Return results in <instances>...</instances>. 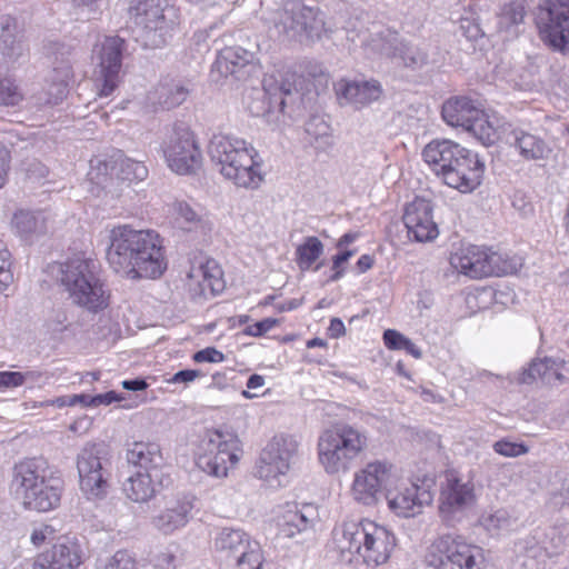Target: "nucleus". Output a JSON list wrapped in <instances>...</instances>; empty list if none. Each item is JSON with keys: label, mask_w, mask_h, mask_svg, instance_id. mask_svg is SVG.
I'll use <instances>...</instances> for the list:
<instances>
[{"label": "nucleus", "mask_w": 569, "mask_h": 569, "mask_svg": "<svg viewBox=\"0 0 569 569\" xmlns=\"http://www.w3.org/2000/svg\"><path fill=\"white\" fill-rule=\"evenodd\" d=\"M23 98L24 94L14 79L0 74V106L16 107Z\"/></svg>", "instance_id": "3c124183"}, {"label": "nucleus", "mask_w": 569, "mask_h": 569, "mask_svg": "<svg viewBox=\"0 0 569 569\" xmlns=\"http://www.w3.org/2000/svg\"><path fill=\"white\" fill-rule=\"evenodd\" d=\"M401 37L390 28L373 26L362 40L368 56L396 60Z\"/></svg>", "instance_id": "cd10ccee"}, {"label": "nucleus", "mask_w": 569, "mask_h": 569, "mask_svg": "<svg viewBox=\"0 0 569 569\" xmlns=\"http://www.w3.org/2000/svg\"><path fill=\"white\" fill-rule=\"evenodd\" d=\"M299 442L295 436L280 433L272 437L262 449L256 463V476L271 488L286 485Z\"/></svg>", "instance_id": "1a4fd4ad"}, {"label": "nucleus", "mask_w": 569, "mask_h": 569, "mask_svg": "<svg viewBox=\"0 0 569 569\" xmlns=\"http://www.w3.org/2000/svg\"><path fill=\"white\" fill-rule=\"evenodd\" d=\"M493 300V291L488 287L469 288L465 297V305L468 311L466 315H475L479 310L487 309Z\"/></svg>", "instance_id": "de8ad7c7"}, {"label": "nucleus", "mask_w": 569, "mask_h": 569, "mask_svg": "<svg viewBox=\"0 0 569 569\" xmlns=\"http://www.w3.org/2000/svg\"><path fill=\"white\" fill-rule=\"evenodd\" d=\"M441 116L450 127L462 126V100L460 97H451L442 104Z\"/></svg>", "instance_id": "864d4df0"}, {"label": "nucleus", "mask_w": 569, "mask_h": 569, "mask_svg": "<svg viewBox=\"0 0 569 569\" xmlns=\"http://www.w3.org/2000/svg\"><path fill=\"white\" fill-rule=\"evenodd\" d=\"M525 16V0H511L505 3L498 14V31L507 33V38L516 37L518 27L523 22Z\"/></svg>", "instance_id": "79ce46f5"}, {"label": "nucleus", "mask_w": 569, "mask_h": 569, "mask_svg": "<svg viewBox=\"0 0 569 569\" xmlns=\"http://www.w3.org/2000/svg\"><path fill=\"white\" fill-rule=\"evenodd\" d=\"M10 491L26 510L49 512L60 506L64 480L46 460L24 459L13 467Z\"/></svg>", "instance_id": "f03ea898"}, {"label": "nucleus", "mask_w": 569, "mask_h": 569, "mask_svg": "<svg viewBox=\"0 0 569 569\" xmlns=\"http://www.w3.org/2000/svg\"><path fill=\"white\" fill-rule=\"evenodd\" d=\"M368 442L369 437L365 429L349 423H337L319 436V463L329 475L347 472L352 461L367 449Z\"/></svg>", "instance_id": "423d86ee"}, {"label": "nucleus", "mask_w": 569, "mask_h": 569, "mask_svg": "<svg viewBox=\"0 0 569 569\" xmlns=\"http://www.w3.org/2000/svg\"><path fill=\"white\" fill-rule=\"evenodd\" d=\"M290 86L264 87L262 90H253L248 110L253 117H264L273 110L284 112L287 97L291 96Z\"/></svg>", "instance_id": "c756f323"}, {"label": "nucleus", "mask_w": 569, "mask_h": 569, "mask_svg": "<svg viewBox=\"0 0 569 569\" xmlns=\"http://www.w3.org/2000/svg\"><path fill=\"white\" fill-rule=\"evenodd\" d=\"M407 339V337L393 329H388L383 332L385 346L390 350H402Z\"/></svg>", "instance_id": "774afa93"}, {"label": "nucleus", "mask_w": 569, "mask_h": 569, "mask_svg": "<svg viewBox=\"0 0 569 569\" xmlns=\"http://www.w3.org/2000/svg\"><path fill=\"white\" fill-rule=\"evenodd\" d=\"M193 360L199 363H201V362L217 363V362H222L224 360V355L213 347H208V348L197 351L193 355Z\"/></svg>", "instance_id": "69168bd1"}, {"label": "nucleus", "mask_w": 569, "mask_h": 569, "mask_svg": "<svg viewBox=\"0 0 569 569\" xmlns=\"http://www.w3.org/2000/svg\"><path fill=\"white\" fill-rule=\"evenodd\" d=\"M438 512L441 522L456 527L462 519V478L458 470H447L440 482Z\"/></svg>", "instance_id": "aec40b11"}, {"label": "nucleus", "mask_w": 569, "mask_h": 569, "mask_svg": "<svg viewBox=\"0 0 569 569\" xmlns=\"http://www.w3.org/2000/svg\"><path fill=\"white\" fill-rule=\"evenodd\" d=\"M425 561L433 569H462L461 536H440L429 546Z\"/></svg>", "instance_id": "b1692460"}, {"label": "nucleus", "mask_w": 569, "mask_h": 569, "mask_svg": "<svg viewBox=\"0 0 569 569\" xmlns=\"http://www.w3.org/2000/svg\"><path fill=\"white\" fill-rule=\"evenodd\" d=\"M465 568L466 569H488L482 548L469 545L465 549Z\"/></svg>", "instance_id": "6e6d98bb"}, {"label": "nucleus", "mask_w": 569, "mask_h": 569, "mask_svg": "<svg viewBox=\"0 0 569 569\" xmlns=\"http://www.w3.org/2000/svg\"><path fill=\"white\" fill-rule=\"evenodd\" d=\"M127 461L146 471H161L163 457L158 443L137 441L127 450Z\"/></svg>", "instance_id": "e433bc0d"}, {"label": "nucleus", "mask_w": 569, "mask_h": 569, "mask_svg": "<svg viewBox=\"0 0 569 569\" xmlns=\"http://www.w3.org/2000/svg\"><path fill=\"white\" fill-rule=\"evenodd\" d=\"M356 250H340L339 253L332 257V270L333 273L330 277V281H338L345 273L342 264L346 263L353 254Z\"/></svg>", "instance_id": "680f3d73"}, {"label": "nucleus", "mask_w": 569, "mask_h": 569, "mask_svg": "<svg viewBox=\"0 0 569 569\" xmlns=\"http://www.w3.org/2000/svg\"><path fill=\"white\" fill-rule=\"evenodd\" d=\"M43 52L52 64L51 84L44 102L57 104L67 96L69 81L73 77L71 48L64 43L48 40L43 44Z\"/></svg>", "instance_id": "f3484780"}, {"label": "nucleus", "mask_w": 569, "mask_h": 569, "mask_svg": "<svg viewBox=\"0 0 569 569\" xmlns=\"http://www.w3.org/2000/svg\"><path fill=\"white\" fill-rule=\"evenodd\" d=\"M190 93L189 84L174 78L160 80L157 87L150 92L149 99L152 103L163 109H172L186 101Z\"/></svg>", "instance_id": "72a5a7b5"}, {"label": "nucleus", "mask_w": 569, "mask_h": 569, "mask_svg": "<svg viewBox=\"0 0 569 569\" xmlns=\"http://www.w3.org/2000/svg\"><path fill=\"white\" fill-rule=\"evenodd\" d=\"M323 253V244L317 237H307L297 250V263L301 270L309 269Z\"/></svg>", "instance_id": "a18cd8bd"}, {"label": "nucleus", "mask_w": 569, "mask_h": 569, "mask_svg": "<svg viewBox=\"0 0 569 569\" xmlns=\"http://www.w3.org/2000/svg\"><path fill=\"white\" fill-rule=\"evenodd\" d=\"M67 313L63 310H54L46 320L47 329L52 333L62 332L67 329Z\"/></svg>", "instance_id": "0e129e2a"}, {"label": "nucleus", "mask_w": 569, "mask_h": 569, "mask_svg": "<svg viewBox=\"0 0 569 569\" xmlns=\"http://www.w3.org/2000/svg\"><path fill=\"white\" fill-rule=\"evenodd\" d=\"M385 498L396 516L411 518L420 515L425 506L432 502L433 493L428 486L400 478L396 471Z\"/></svg>", "instance_id": "4468645a"}, {"label": "nucleus", "mask_w": 569, "mask_h": 569, "mask_svg": "<svg viewBox=\"0 0 569 569\" xmlns=\"http://www.w3.org/2000/svg\"><path fill=\"white\" fill-rule=\"evenodd\" d=\"M100 2L101 0H71L72 14L80 21L97 19L101 13Z\"/></svg>", "instance_id": "603ef678"}, {"label": "nucleus", "mask_w": 569, "mask_h": 569, "mask_svg": "<svg viewBox=\"0 0 569 569\" xmlns=\"http://www.w3.org/2000/svg\"><path fill=\"white\" fill-rule=\"evenodd\" d=\"M523 264L521 257L499 253L486 247L469 246L465 252V277L483 279L518 272Z\"/></svg>", "instance_id": "ddd939ff"}, {"label": "nucleus", "mask_w": 569, "mask_h": 569, "mask_svg": "<svg viewBox=\"0 0 569 569\" xmlns=\"http://www.w3.org/2000/svg\"><path fill=\"white\" fill-rule=\"evenodd\" d=\"M493 450L505 457H519L526 455L529 448L525 443L502 439L493 443Z\"/></svg>", "instance_id": "13d9d810"}, {"label": "nucleus", "mask_w": 569, "mask_h": 569, "mask_svg": "<svg viewBox=\"0 0 569 569\" xmlns=\"http://www.w3.org/2000/svg\"><path fill=\"white\" fill-rule=\"evenodd\" d=\"M164 475L161 471H137L123 482V492L134 502H147L163 487Z\"/></svg>", "instance_id": "c85d7f7f"}, {"label": "nucleus", "mask_w": 569, "mask_h": 569, "mask_svg": "<svg viewBox=\"0 0 569 569\" xmlns=\"http://www.w3.org/2000/svg\"><path fill=\"white\" fill-rule=\"evenodd\" d=\"M82 550L77 541L64 539L34 557L32 569H78Z\"/></svg>", "instance_id": "4be33fe9"}, {"label": "nucleus", "mask_w": 569, "mask_h": 569, "mask_svg": "<svg viewBox=\"0 0 569 569\" xmlns=\"http://www.w3.org/2000/svg\"><path fill=\"white\" fill-rule=\"evenodd\" d=\"M131 12L144 46L159 48L167 43L174 26V9L169 0H139Z\"/></svg>", "instance_id": "9d476101"}, {"label": "nucleus", "mask_w": 569, "mask_h": 569, "mask_svg": "<svg viewBox=\"0 0 569 569\" xmlns=\"http://www.w3.org/2000/svg\"><path fill=\"white\" fill-rule=\"evenodd\" d=\"M162 152L171 171L196 173L202 164V152L194 132L186 124H174L162 142Z\"/></svg>", "instance_id": "9b49d317"}, {"label": "nucleus", "mask_w": 569, "mask_h": 569, "mask_svg": "<svg viewBox=\"0 0 569 569\" xmlns=\"http://www.w3.org/2000/svg\"><path fill=\"white\" fill-rule=\"evenodd\" d=\"M11 253L7 243L0 240V292L6 291L13 281Z\"/></svg>", "instance_id": "5fc2aeb1"}, {"label": "nucleus", "mask_w": 569, "mask_h": 569, "mask_svg": "<svg viewBox=\"0 0 569 569\" xmlns=\"http://www.w3.org/2000/svg\"><path fill=\"white\" fill-rule=\"evenodd\" d=\"M329 126L319 118H312L306 124V132L318 141L319 139H325L329 137Z\"/></svg>", "instance_id": "e2e57ef3"}, {"label": "nucleus", "mask_w": 569, "mask_h": 569, "mask_svg": "<svg viewBox=\"0 0 569 569\" xmlns=\"http://www.w3.org/2000/svg\"><path fill=\"white\" fill-rule=\"evenodd\" d=\"M333 542L343 560L353 557L378 567L388 561L396 547V537L387 527L371 520H347L333 530Z\"/></svg>", "instance_id": "7ed1b4c3"}, {"label": "nucleus", "mask_w": 569, "mask_h": 569, "mask_svg": "<svg viewBox=\"0 0 569 569\" xmlns=\"http://www.w3.org/2000/svg\"><path fill=\"white\" fill-rule=\"evenodd\" d=\"M172 214L176 223L186 231L207 233L212 229V223L208 217L186 201H176L172 204Z\"/></svg>", "instance_id": "58836bf2"}, {"label": "nucleus", "mask_w": 569, "mask_h": 569, "mask_svg": "<svg viewBox=\"0 0 569 569\" xmlns=\"http://www.w3.org/2000/svg\"><path fill=\"white\" fill-rule=\"evenodd\" d=\"M442 148V157L438 167L433 168V170L441 177L445 184L452 189L460 190L462 186V148L459 143H455L450 140L446 141Z\"/></svg>", "instance_id": "473e14b6"}, {"label": "nucleus", "mask_w": 569, "mask_h": 569, "mask_svg": "<svg viewBox=\"0 0 569 569\" xmlns=\"http://www.w3.org/2000/svg\"><path fill=\"white\" fill-rule=\"evenodd\" d=\"M396 468L387 460H373L353 473L351 496L360 505L376 506L386 495Z\"/></svg>", "instance_id": "f8f14e48"}, {"label": "nucleus", "mask_w": 569, "mask_h": 569, "mask_svg": "<svg viewBox=\"0 0 569 569\" xmlns=\"http://www.w3.org/2000/svg\"><path fill=\"white\" fill-rule=\"evenodd\" d=\"M10 224L14 234L29 243L48 231V219L42 211L18 210L13 213Z\"/></svg>", "instance_id": "2f4dec72"}, {"label": "nucleus", "mask_w": 569, "mask_h": 569, "mask_svg": "<svg viewBox=\"0 0 569 569\" xmlns=\"http://www.w3.org/2000/svg\"><path fill=\"white\" fill-rule=\"evenodd\" d=\"M318 520L317 508L311 503L299 506L296 502L287 503L281 515L279 529L287 538L308 533L313 530Z\"/></svg>", "instance_id": "393cba45"}, {"label": "nucleus", "mask_w": 569, "mask_h": 569, "mask_svg": "<svg viewBox=\"0 0 569 569\" xmlns=\"http://www.w3.org/2000/svg\"><path fill=\"white\" fill-rule=\"evenodd\" d=\"M113 169L117 171V177L122 181H142L148 177V169L142 161L124 157L123 154L116 159Z\"/></svg>", "instance_id": "37998d69"}, {"label": "nucleus", "mask_w": 569, "mask_h": 569, "mask_svg": "<svg viewBox=\"0 0 569 569\" xmlns=\"http://www.w3.org/2000/svg\"><path fill=\"white\" fill-rule=\"evenodd\" d=\"M335 90L341 106H352L356 109L377 101L382 94L381 83L375 79H341L336 83Z\"/></svg>", "instance_id": "5701e85b"}, {"label": "nucleus", "mask_w": 569, "mask_h": 569, "mask_svg": "<svg viewBox=\"0 0 569 569\" xmlns=\"http://www.w3.org/2000/svg\"><path fill=\"white\" fill-rule=\"evenodd\" d=\"M277 325H278L277 319L266 318V319H262L261 321H258L253 325L248 326L244 329V332L249 336L260 337V336L264 335L266 332L270 331Z\"/></svg>", "instance_id": "338daca9"}, {"label": "nucleus", "mask_w": 569, "mask_h": 569, "mask_svg": "<svg viewBox=\"0 0 569 569\" xmlns=\"http://www.w3.org/2000/svg\"><path fill=\"white\" fill-rule=\"evenodd\" d=\"M107 239V261L121 277L157 279L166 271L164 248L156 231L116 224L108 230Z\"/></svg>", "instance_id": "f257e3e1"}, {"label": "nucleus", "mask_w": 569, "mask_h": 569, "mask_svg": "<svg viewBox=\"0 0 569 569\" xmlns=\"http://www.w3.org/2000/svg\"><path fill=\"white\" fill-rule=\"evenodd\" d=\"M56 277L73 305L90 312L108 307L110 295L96 259L83 253L74 254L58 264Z\"/></svg>", "instance_id": "39448f33"}, {"label": "nucleus", "mask_w": 569, "mask_h": 569, "mask_svg": "<svg viewBox=\"0 0 569 569\" xmlns=\"http://www.w3.org/2000/svg\"><path fill=\"white\" fill-rule=\"evenodd\" d=\"M208 154L219 172L237 187L256 190L264 180L262 159L254 147L232 134H214Z\"/></svg>", "instance_id": "20e7f679"}, {"label": "nucleus", "mask_w": 569, "mask_h": 569, "mask_svg": "<svg viewBox=\"0 0 569 569\" xmlns=\"http://www.w3.org/2000/svg\"><path fill=\"white\" fill-rule=\"evenodd\" d=\"M563 547L562 533L556 528H550L540 542L526 549L522 566L526 569H546L548 560L559 555Z\"/></svg>", "instance_id": "bb28decb"}, {"label": "nucleus", "mask_w": 569, "mask_h": 569, "mask_svg": "<svg viewBox=\"0 0 569 569\" xmlns=\"http://www.w3.org/2000/svg\"><path fill=\"white\" fill-rule=\"evenodd\" d=\"M540 39L562 51L569 43V0H542L536 13Z\"/></svg>", "instance_id": "2eb2a0df"}, {"label": "nucleus", "mask_w": 569, "mask_h": 569, "mask_svg": "<svg viewBox=\"0 0 569 569\" xmlns=\"http://www.w3.org/2000/svg\"><path fill=\"white\" fill-rule=\"evenodd\" d=\"M124 41L118 37H104L92 51L96 76L101 82L100 96L108 97L118 87L122 66Z\"/></svg>", "instance_id": "dca6fc26"}, {"label": "nucleus", "mask_w": 569, "mask_h": 569, "mask_svg": "<svg viewBox=\"0 0 569 569\" xmlns=\"http://www.w3.org/2000/svg\"><path fill=\"white\" fill-rule=\"evenodd\" d=\"M240 452V440L234 433L210 430L199 445L196 463L209 476L223 478L238 463Z\"/></svg>", "instance_id": "0eeeda50"}, {"label": "nucleus", "mask_w": 569, "mask_h": 569, "mask_svg": "<svg viewBox=\"0 0 569 569\" xmlns=\"http://www.w3.org/2000/svg\"><path fill=\"white\" fill-rule=\"evenodd\" d=\"M192 509L191 500L187 498L179 499L154 517L153 525L164 535L173 533L189 522Z\"/></svg>", "instance_id": "c9c22d12"}, {"label": "nucleus", "mask_w": 569, "mask_h": 569, "mask_svg": "<svg viewBox=\"0 0 569 569\" xmlns=\"http://www.w3.org/2000/svg\"><path fill=\"white\" fill-rule=\"evenodd\" d=\"M461 273H462V251H461V248L459 247L455 251L450 252L449 269L445 272V277L447 279L452 278V281H458Z\"/></svg>", "instance_id": "052dcab7"}, {"label": "nucleus", "mask_w": 569, "mask_h": 569, "mask_svg": "<svg viewBox=\"0 0 569 569\" xmlns=\"http://www.w3.org/2000/svg\"><path fill=\"white\" fill-rule=\"evenodd\" d=\"M254 60L253 52L241 47H228L220 50L216 66L222 74H236L241 68Z\"/></svg>", "instance_id": "a19ab883"}, {"label": "nucleus", "mask_w": 569, "mask_h": 569, "mask_svg": "<svg viewBox=\"0 0 569 569\" xmlns=\"http://www.w3.org/2000/svg\"><path fill=\"white\" fill-rule=\"evenodd\" d=\"M511 136L513 137L512 144L526 160H547L552 152L549 144L538 136L522 130H513Z\"/></svg>", "instance_id": "ea45409f"}, {"label": "nucleus", "mask_w": 569, "mask_h": 569, "mask_svg": "<svg viewBox=\"0 0 569 569\" xmlns=\"http://www.w3.org/2000/svg\"><path fill=\"white\" fill-rule=\"evenodd\" d=\"M104 446L87 442L76 457L79 489L88 500L103 499L110 487L111 473Z\"/></svg>", "instance_id": "6e6552de"}, {"label": "nucleus", "mask_w": 569, "mask_h": 569, "mask_svg": "<svg viewBox=\"0 0 569 569\" xmlns=\"http://www.w3.org/2000/svg\"><path fill=\"white\" fill-rule=\"evenodd\" d=\"M223 272L211 258L199 257L191 262L187 273V287L193 299L216 296L224 288Z\"/></svg>", "instance_id": "a211bd4d"}, {"label": "nucleus", "mask_w": 569, "mask_h": 569, "mask_svg": "<svg viewBox=\"0 0 569 569\" xmlns=\"http://www.w3.org/2000/svg\"><path fill=\"white\" fill-rule=\"evenodd\" d=\"M499 129V119L489 114L465 99V131L472 134L483 146L495 143Z\"/></svg>", "instance_id": "a878e982"}, {"label": "nucleus", "mask_w": 569, "mask_h": 569, "mask_svg": "<svg viewBox=\"0 0 569 569\" xmlns=\"http://www.w3.org/2000/svg\"><path fill=\"white\" fill-rule=\"evenodd\" d=\"M0 52L9 61H17L28 52L23 34L12 17H3L0 30Z\"/></svg>", "instance_id": "f704fd0d"}, {"label": "nucleus", "mask_w": 569, "mask_h": 569, "mask_svg": "<svg viewBox=\"0 0 569 569\" xmlns=\"http://www.w3.org/2000/svg\"><path fill=\"white\" fill-rule=\"evenodd\" d=\"M398 49V59L405 67L411 69H418L427 64L428 54L420 47L406 42L402 38L400 40Z\"/></svg>", "instance_id": "09e8293b"}, {"label": "nucleus", "mask_w": 569, "mask_h": 569, "mask_svg": "<svg viewBox=\"0 0 569 569\" xmlns=\"http://www.w3.org/2000/svg\"><path fill=\"white\" fill-rule=\"evenodd\" d=\"M104 569H137V560L129 551L118 550L108 560Z\"/></svg>", "instance_id": "4d7b16f0"}, {"label": "nucleus", "mask_w": 569, "mask_h": 569, "mask_svg": "<svg viewBox=\"0 0 569 569\" xmlns=\"http://www.w3.org/2000/svg\"><path fill=\"white\" fill-rule=\"evenodd\" d=\"M150 562L157 569H176L179 563V546L169 543L158 547L150 553Z\"/></svg>", "instance_id": "8fccbe9b"}, {"label": "nucleus", "mask_w": 569, "mask_h": 569, "mask_svg": "<svg viewBox=\"0 0 569 569\" xmlns=\"http://www.w3.org/2000/svg\"><path fill=\"white\" fill-rule=\"evenodd\" d=\"M238 569H264V557L259 542L252 540L234 558Z\"/></svg>", "instance_id": "49530a36"}, {"label": "nucleus", "mask_w": 569, "mask_h": 569, "mask_svg": "<svg viewBox=\"0 0 569 569\" xmlns=\"http://www.w3.org/2000/svg\"><path fill=\"white\" fill-rule=\"evenodd\" d=\"M432 202L422 197H416L407 203L402 216L409 237L418 242L432 241L439 234L433 220Z\"/></svg>", "instance_id": "6ab92c4d"}, {"label": "nucleus", "mask_w": 569, "mask_h": 569, "mask_svg": "<svg viewBox=\"0 0 569 569\" xmlns=\"http://www.w3.org/2000/svg\"><path fill=\"white\" fill-rule=\"evenodd\" d=\"M569 371L566 362L552 358L533 360L518 377L519 383H531L540 379L543 383L556 386L565 380Z\"/></svg>", "instance_id": "7c9ffc66"}, {"label": "nucleus", "mask_w": 569, "mask_h": 569, "mask_svg": "<svg viewBox=\"0 0 569 569\" xmlns=\"http://www.w3.org/2000/svg\"><path fill=\"white\" fill-rule=\"evenodd\" d=\"M481 487L478 489L470 483H465V518L470 525L482 527L490 535H498L509 530L516 522L510 512L506 509H498L492 512H483L477 516L471 508L476 502Z\"/></svg>", "instance_id": "412c9836"}, {"label": "nucleus", "mask_w": 569, "mask_h": 569, "mask_svg": "<svg viewBox=\"0 0 569 569\" xmlns=\"http://www.w3.org/2000/svg\"><path fill=\"white\" fill-rule=\"evenodd\" d=\"M446 141L447 140L431 141L425 147L422 151V157L428 164L433 166V168L438 167L440 159L442 157V147L446 144Z\"/></svg>", "instance_id": "bf43d9fd"}, {"label": "nucleus", "mask_w": 569, "mask_h": 569, "mask_svg": "<svg viewBox=\"0 0 569 569\" xmlns=\"http://www.w3.org/2000/svg\"><path fill=\"white\" fill-rule=\"evenodd\" d=\"M466 168L469 173L467 174L465 172V193L471 192L480 186L485 172V162L479 158L478 153L465 150V169Z\"/></svg>", "instance_id": "c03bdc74"}, {"label": "nucleus", "mask_w": 569, "mask_h": 569, "mask_svg": "<svg viewBox=\"0 0 569 569\" xmlns=\"http://www.w3.org/2000/svg\"><path fill=\"white\" fill-rule=\"evenodd\" d=\"M250 541V536L243 530L226 527L216 533L213 548L223 558L234 560Z\"/></svg>", "instance_id": "4c0bfd02"}]
</instances>
